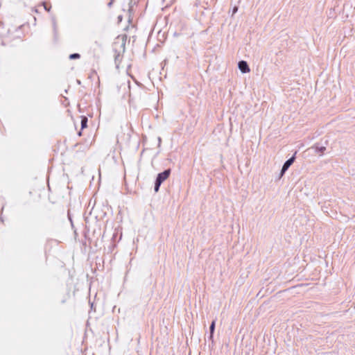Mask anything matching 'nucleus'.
I'll use <instances>...</instances> for the list:
<instances>
[{
  "mask_svg": "<svg viewBox=\"0 0 355 355\" xmlns=\"http://www.w3.org/2000/svg\"><path fill=\"white\" fill-rule=\"evenodd\" d=\"M295 154L296 153L288 159H287L283 164L282 168L280 172L279 178L282 177L285 172L288 169V168L291 166V164L294 162L295 159Z\"/></svg>",
  "mask_w": 355,
  "mask_h": 355,
  "instance_id": "nucleus-1",
  "label": "nucleus"
},
{
  "mask_svg": "<svg viewBox=\"0 0 355 355\" xmlns=\"http://www.w3.org/2000/svg\"><path fill=\"white\" fill-rule=\"evenodd\" d=\"M171 174V169H166L164 171L159 173L156 178V180L159 181V182H163L164 180H166Z\"/></svg>",
  "mask_w": 355,
  "mask_h": 355,
  "instance_id": "nucleus-2",
  "label": "nucleus"
},
{
  "mask_svg": "<svg viewBox=\"0 0 355 355\" xmlns=\"http://www.w3.org/2000/svg\"><path fill=\"white\" fill-rule=\"evenodd\" d=\"M238 67L239 70L243 73H248L250 71V67L246 61H239L238 63Z\"/></svg>",
  "mask_w": 355,
  "mask_h": 355,
  "instance_id": "nucleus-3",
  "label": "nucleus"
},
{
  "mask_svg": "<svg viewBox=\"0 0 355 355\" xmlns=\"http://www.w3.org/2000/svg\"><path fill=\"white\" fill-rule=\"evenodd\" d=\"M312 149L314 150L315 153H320L322 155L324 152L326 150L325 146H320L318 144H315L312 146Z\"/></svg>",
  "mask_w": 355,
  "mask_h": 355,
  "instance_id": "nucleus-4",
  "label": "nucleus"
},
{
  "mask_svg": "<svg viewBox=\"0 0 355 355\" xmlns=\"http://www.w3.org/2000/svg\"><path fill=\"white\" fill-rule=\"evenodd\" d=\"M216 320H214L211 322L210 327H209V331H210L209 339L210 340H213L214 332L215 326H216Z\"/></svg>",
  "mask_w": 355,
  "mask_h": 355,
  "instance_id": "nucleus-5",
  "label": "nucleus"
},
{
  "mask_svg": "<svg viewBox=\"0 0 355 355\" xmlns=\"http://www.w3.org/2000/svg\"><path fill=\"white\" fill-rule=\"evenodd\" d=\"M87 118L85 116H81V130H83L87 126Z\"/></svg>",
  "mask_w": 355,
  "mask_h": 355,
  "instance_id": "nucleus-6",
  "label": "nucleus"
},
{
  "mask_svg": "<svg viewBox=\"0 0 355 355\" xmlns=\"http://www.w3.org/2000/svg\"><path fill=\"white\" fill-rule=\"evenodd\" d=\"M80 58V55L79 53H75L69 55V58L70 60L79 59Z\"/></svg>",
  "mask_w": 355,
  "mask_h": 355,
  "instance_id": "nucleus-7",
  "label": "nucleus"
},
{
  "mask_svg": "<svg viewBox=\"0 0 355 355\" xmlns=\"http://www.w3.org/2000/svg\"><path fill=\"white\" fill-rule=\"evenodd\" d=\"M161 184H162V182H159V181L155 180V187H154V190L155 192H157L159 191Z\"/></svg>",
  "mask_w": 355,
  "mask_h": 355,
  "instance_id": "nucleus-8",
  "label": "nucleus"
},
{
  "mask_svg": "<svg viewBox=\"0 0 355 355\" xmlns=\"http://www.w3.org/2000/svg\"><path fill=\"white\" fill-rule=\"evenodd\" d=\"M42 6H44L45 10H46L47 12H50L51 8V6H48L45 2H42Z\"/></svg>",
  "mask_w": 355,
  "mask_h": 355,
  "instance_id": "nucleus-9",
  "label": "nucleus"
},
{
  "mask_svg": "<svg viewBox=\"0 0 355 355\" xmlns=\"http://www.w3.org/2000/svg\"><path fill=\"white\" fill-rule=\"evenodd\" d=\"M113 1H114V0H111V1L107 3V6H108L109 8H110V7L112 6V3H113Z\"/></svg>",
  "mask_w": 355,
  "mask_h": 355,
  "instance_id": "nucleus-10",
  "label": "nucleus"
},
{
  "mask_svg": "<svg viewBox=\"0 0 355 355\" xmlns=\"http://www.w3.org/2000/svg\"><path fill=\"white\" fill-rule=\"evenodd\" d=\"M116 235H117V232H115V233L113 234V236H112V239H113V240H114V239H115V238H116Z\"/></svg>",
  "mask_w": 355,
  "mask_h": 355,
  "instance_id": "nucleus-11",
  "label": "nucleus"
},
{
  "mask_svg": "<svg viewBox=\"0 0 355 355\" xmlns=\"http://www.w3.org/2000/svg\"><path fill=\"white\" fill-rule=\"evenodd\" d=\"M32 10H33V12H37V13L38 12L37 9V8H33Z\"/></svg>",
  "mask_w": 355,
  "mask_h": 355,
  "instance_id": "nucleus-12",
  "label": "nucleus"
},
{
  "mask_svg": "<svg viewBox=\"0 0 355 355\" xmlns=\"http://www.w3.org/2000/svg\"><path fill=\"white\" fill-rule=\"evenodd\" d=\"M0 221H1L2 223H3V216H0Z\"/></svg>",
  "mask_w": 355,
  "mask_h": 355,
  "instance_id": "nucleus-13",
  "label": "nucleus"
},
{
  "mask_svg": "<svg viewBox=\"0 0 355 355\" xmlns=\"http://www.w3.org/2000/svg\"><path fill=\"white\" fill-rule=\"evenodd\" d=\"M158 141H159V144L161 143V138L160 137L158 138Z\"/></svg>",
  "mask_w": 355,
  "mask_h": 355,
  "instance_id": "nucleus-14",
  "label": "nucleus"
},
{
  "mask_svg": "<svg viewBox=\"0 0 355 355\" xmlns=\"http://www.w3.org/2000/svg\"><path fill=\"white\" fill-rule=\"evenodd\" d=\"M237 10V8H234V12H235Z\"/></svg>",
  "mask_w": 355,
  "mask_h": 355,
  "instance_id": "nucleus-15",
  "label": "nucleus"
},
{
  "mask_svg": "<svg viewBox=\"0 0 355 355\" xmlns=\"http://www.w3.org/2000/svg\"><path fill=\"white\" fill-rule=\"evenodd\" d=\"M174 35H175V36H178V35H179V34H178V33H174Z\"/></svg>",
  "mask_w": 355,
  "mask_h": 355,
  "instance_id": "nucleus-16",
  "label": "nucleus"
},
{
  "mask_svg": "<svg viewBox=\"0 0 355 355\" xmlns=\"http://www.w3.org/2000/svg\"><path fill=\"white\" fill-rule=\"evenodd\" d=\"M78 135L80 136L81 135V132H78Z\"/></svg>",
  "mask_w": 355,
  "mask_h": 355,
  "instance_id": "nucleus-17",
  "label": "nucleus"
},
{
  "mask_svg": "<svg viewBox=\"0 0 355 355\" xmlns=\"http://www.w3.org/2000/svg\"><path fill=\"white\" fill-rule=\"evenodd\" d=\"M119 20H121V16H119Z\"/></svg>",
  "mask_w": 355,
  "mask_h": 355,
  "instance_id": "nucleus-18",
  "label": "nucleus"
}]
</instances>
